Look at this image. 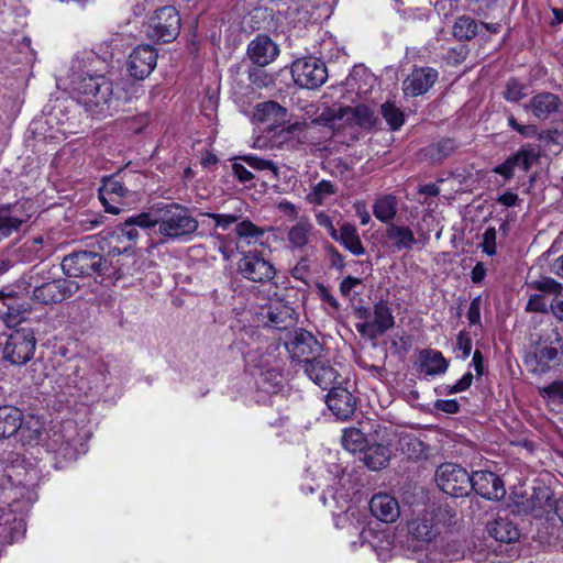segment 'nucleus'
I'll use <instances>...</instances> for the list:
<instances>
[{
  "mask_svg": "<svg viewBox=\"0 0 563 563\" xmlns=\"http://www.w3.org/2000/svg\"><path fill=\"white\" fill-rule=\"evenodd\" d=\"M490 537L500 543H514L519 540L520 532L517 525L509 518L498 517L487 526Z\"/></svg>",
  "mask_w": 563,
  "mask_h": 563,
  "instance_id": "obj_32",
  "label": "nucleus"
},
{
  "mask_svg": "<svg viewBox=\"0 0 563 563\" xmlns=\"http://www.w3.org/2000/svg\"><path fill=\"white\" fill-rule=\"evenodd\" d=\"M157 64V52L148 45L136 46L128 58V71L131 77L143 80L148 77Z\"/></svg>",
  "mask_w": 563,
  "mask_h": 563,
  "instance_id": "obj_18",
  "label": "nucleus"
},
{
  "mask_svg": "<svg viewBox=\"0 0 563 563\" xmlns=\"http://www.w3.org/2000/svg\"><path fill=\"white\" fill-rule=\"evenodd\" d=\"M456 349L462 352V358H467L472 351V340L468 333L461 331L456 339Z\"/></svg>",
  "mask_w": 563,
  "mask_h": 563,
  "instance_id": "obj_58",
  "label": "nucleus"
},
{
  "mask_svg": "<svg viewBox=\"0 0 563 563\" xmlns=\"http://www.w3.org/2000/svg\"><path fill=\"white\" fill-rule=\"evenodd\" d=\"M252 121L261 131L283 141L306 136L307 131L319 126L312 123L313 119L292 121L287 108L274 100L257 103L254 107Z\"/></svg>",
  "mask_w": 563,
  "mask_h": 563,
  "instance_id": "obj_2",
  "label": "nucleus"
},
{
  "mask_svg": "<svg viewBox=\"0 0 563 563\" xmlns=\"http://www.w3.org/2000/svg\"><path fill=\"white\" fill-rule=\"evenodd\" d=\"M43 242H44V240L42 236H36V238L32 239L31 241H27L24 244V249L26 251H29L30 253H32V256H31L32 258L41 260L49 253V251L45 252V253H41Z\"/></svg>",
  "mask_w": 563,
  "mask_h": 563,
  "instance_id": "obj_57",
  "label": "nucleus"
},
{
  "mask_svg": "<svg viewBox=\"0 0 563 563\" xmlns=\"http://www.w3.org/2000/svg\"><path fill=\"white\" fill-rule=\"evenodd\" d=\"M36 340L31 329H18L11 332L4 343L3 356L12 364L27 363L34 355Z\"/></svg>",
  "mask_w": 563,
  "mask_h": 563,
  "instance_id": "obj_12",
  "label": "nucleus"
},
{
  "mask_svg": "<svg viewBox=\"0 0 563 563\" xmlns=\"http://www.w3.org/2000/svg\"><path fill=\"white\" fill-rule=\"evenodd\" d=\"M372 515L383 522H395L400 516L398 500L386 493L375 494L369 501Z\"/></svg>",
  "mask_w": 563,
  "mask_h": 563,
  "instance_id": "obj_25",
  "label": "nucleus"
},
{
  "mask_svg": "<svg viewBox=\"0 0 563 563\" xmlns=\"http://www.w3.org/2000/svg\"><path fill=\"white\" fill-rule=\"evenodd\" d=\"M314 235V227L311 220L303 216L300 217L295 224L287 231V242L292 250H303L312 241Z\"/></svg>",
  "mask_w": 563,
  "mask_h": 563,
  "instance_id": "obj_28",
  "label": "nucleus"
},
{
  "mask_svg": "<svg viewBox=\"0 0 563 563\" xmlns=\"http://www.w3.org/2000/svg\"><path fill=\"white\" fill-rule=\"evenodd\" d=\"M18 287L26 292L30 288H33V299L40 303L49 305L62 302L71 297L78 291L79 284L66 278L46 282L38 273L31 272L19 279Z\"/></svg>",
  "mask_w": 563,
  "mask_h": 563,
  "instance_id": "obj_4",
  "label": "nucleus"
},
{
  "mask_svg": "<svg viewBox=\"0 0 563 563\" xmlns=\"http://www.w3.org/2000/svg\"><path fill=\"white\" fill-rule=\"evenodd\" d=\"M247 56L253 64L264 67L279 55L278 45L265 34H258L247 45Z\"/></svg>",
  "mask_w": 563,
  "mask_h": 563,
  "instance_id": "obj_22",
  "label": "nucleus"
},
{
  "mask_svg": "<svg viewBox=\"0 0 563 563\" xmlns=\"http://www.w3.org/2000/svg\"><path fill=\"white\" fill-rule=\"evenodd\" d=\"M239 273L254 283H267L274 279L276 269L269 260L256 251L243 254L238 263Z\"/></svg>",
  "mask_w": 563,
  "mask_h": 563,
  "instance_id": "obj_15",
  "label": "nucleus"
},
{
  "mask_svg": "<svg viewBox=\"0 0 563 563\" xmlns=\"http://www.w3.org/2000/svg\"><path fill=\"white\" fill-rule=\"evenodd\" d=\"M496 233L494 229H488L484 233L483 251L488 255L496 253L495 245Z\"/></svg>",
  "mask_w": 563,
  "mask_h": 563,
  "instance_id": "obj_63",
  "label": "nucleus"
},
{
  "mask_svg": "<svg viewBox=\"0 0 563 563\" xmlns=\"http://www.w3.org/2000/svg\"><path fill=\"white\" fill-rule=\"evenodd\" d=\"M526 310L532 312L547 313L550 311V301L547 299L544 295H531L527 302Z\"/></svg>",
  "mask_w": 563,
  "mask_h": 563,
  "instance_id": "obj_52",
  "label": "nucleus"
},
{
  "mask_svg": "<svg viewBox=\"0 0 563 563\" xmlns=\"http://www.w3.org/2000/svg\"><path fill=\"white\" fill-rule=\"evenodd\" d=\"M318 225L329 231L332 239H338V231L334 228L332 218L324 211H317L314 213Z\"/></svg>",
  "mask_w": 563,
  "mask_h": 563,
  "instance_id": "obj_55",
  "label": "nucleus"
},
{
  "mask_svg": "<svg viewBox=\"0 0 563 563\" xmlns=\"http://www.w3.org/2000/svg\"><path fill=\"white\" fill-rule=\"evenodd\" d=\"M291 75L299 87L314 89L325 82L328 78V69L321 59L316 57H306L294 62L291 66Z\"/></svg>",
  "mask_w": 563,
  "mask_h": 563,
  "instance_id": "obj_13",
  "label": "nucleus"
},
{
  "mask_svg": "<svg viewBox=\"0 0 563 563\" xmlns=\"http://www.w3.org/2000/svg\"><path fill=\"white\" fill-rule=\"evenodd\" d=\"M530 287L539 291L553 295L550 301V311L563 322V286L551 277H542L530 283Z\"/></svg>",
  "mask_w": 563,
  "mask_h": 563,
  "instance_id": "obj_27",
  "label": "nucleus"
},
{
  "mask_svg": "<svg viewBox=\"0 0 563 563\" xmlns=\"http://www.w3.org/2000/svg\"><path fill=\"white\" fill-rule=\"evenodd\" d=\"M180 26L178 11L176 8L167 5L157 9L150 19L147 34L155 41L169 43L178 36Z\"/></svg>",
  "mask_w": 563,
  "mask_h": 563,
  "instance_id": "obj_10",
  "label": "nucleus"
},
{
  "mask_svg": "<svg viewBox=\"0 0 563 563\" xmlns=\"http://www.w3.org/2000/svg\"><path fill=\"white\" fill-rule=\"evenodd\" d=\"M563 353V339L555 327L543 331L534 350L527 354L525 363L534 375H543L559 364Z\"/></svg>",
  "mask_w": 563,
  "mask_h": 563,
  "instance_id": "obj_5",
  "label": "nucleus"
},
{
  "mask_svg": "<svg viewBox=\"0 0 563 563\" xmlns=\"http://www.w3.org/2000/svg\"><path fill=\"white\" fill-rule=\"evenodd\" d=\"M22 416V411L16 407H0V439L10 438L18 432Z\"/></svg>",
  "mask_w": 563,
  "mask_h": 563,
  "instance_id": "obj_34",
  "label": "nucleus"
},
{
  "mask_svg": "<svg viewBox=\"0 0 563 563\" xmlns=\"http://www.w3.org/2000/svg\"><path fill=\"white\" fill-rule=\"evenodd\" d=\"M472 489L489 500L501 499L506 494L503 481L489 471H476L471 475Z\"/></svg>",
  "mask_w": 563,
  "mask_h": 563,
  "instance_id": "obj_21",
  "label": "nucleus"
},
{
  "mask_svg": "<svg viewBox=\"0 0 563 563\" xmlns=\"http://www.w3.org/2000/svg\"><path fill=\"white\" fill-rule=\"evenodd\" d=\"M386 236L397 251L411 250L417 243L413 231L410 228L394 223L387 225Z\"/></svg>",
  "mask_w": 563,
  "mask_h": 563,
  "instance_id": "obj_35",
  "label": "nucleus"
},
{
  "mask_svg": "<svg viewBox=\"0 0 563 563\" xmlns=\"http://www.w3.org/2000/svg\"><path fill=\"white\" fill-rule=\"evenodd\" d=\"M233 175L239 179L240 183H249L254 178V175L241 163L232 164Z\"/></svg>",
  "mask_w": 563,
  "mask_h": 563,
  "instance_id": "obj_62",
  "label": "nucleus"
},
{
  "mask_svg": "<svg viewBox=\"0 0 563 563\" xmlns=\"http://www.w3.org/2000/svg\"><path fill=\"white\" fill-rule=\"evenodd\" d=\"M438 487L452 497H464L471 492V475L454 463L441 464L435 471Z\"/></svg>",
  "mask_w": 563,
  "mask_h": 563,
  "instance_id": "obj_9",
  "label": "nucleus"
},
{
  "mask_svg": "<svg viewBox=\"0 0 563 563\" xmlns=\"http://www.w3.org/2000/svg\"><path fill=\"white\" fill-rule=\"evenodd\" d=\"M242 159L254 169L269 170L275 177L277 176V167L272 161L263 159L253 155L244 156Z\"/></svg>",
  "mask_w": 563,
  "mask_h": 563,
  "instance_id": "obj_51",
  "label": "nucleus"
},
{
  "mask_svg": "<svg viewBox=\"0 0 563 563\" xmlns=\"http://www.w3.org/2000/svg\"><path fill=\"white\" fill-rule=\"evenodd\" d=\"M102 380L103 375L101 372L90 366L87 362H82L81 364L69 365L64 377L58 380V386L69 395H74L75 391L86 395L98 387Z\"/></svg>",
  "mask_w": 563,
  "mask_h": 563,
  "instance_id": "obj_8",
  "label": "nucleus"
},
{
  "mask_svg": "<svg viewBox=\"0 0 563 563\" xmlns=\"http://www.w3.org/2000/svg\"><path fill=\"white\" fill-rule=\"evenodd\" d=\"M356 216L360 218L362 225H367L371 222V214L367 211L366 203L362 200L355 201L353 205Z\"/></svg>",
  "mask_w": 563,
  "mask_h": 563,
  "instance_id": "obj_64",
  "label": "nucleus"
},
{
  "mask_svg": "<svg viewBox=\"0 0 563 563\" xmlns=\"http://www.w3.org/2000/svg\"><path fill=\"white\" fill-rule=\"evenodd\" d=\"M538 158L539 154L534 148L522 150L510 156L503 164L496 166L494 172L501 175L505 179H510L514 176L516 168L527 172L538 161Z\"/></svg>",
  "mask_w": 563,
  "mask_h": 563,
  "instance_id": "obj_26",
  "label": "nucleus"
},
{
  "mask_svg": "<svg viewBox=\"0 0 563 563\" xmlns=\"http://www.w3.org/2000/svg\"><path fill=\"white\" fill-rule=\"evenodd\" d=\"M453 151L451 143H429L420 154L431 163H440Z\"/></svg>",
  "mask_w": 563,
  "mask_h": 563,
  "instance_id": "obj_46",
  "label": "nucleus"
},
{
  "mask_svg": "<svg viewBox=\"0 0 563 563\" xmlns=\"http://www.w3.org/2000/svg\"><path fill=\"white\" fill-rule=\"evenodd\" d=\"M336 192V187L330 180L322 179L307 195V201L312 205L322 206L327 199Z\"/></svg>",
  "mask_w": 563,
  "mask_h": 563,
  "instance_id": "obj_44",
  "label": "nucleus"
},
{
  "mask_svg": "<svg viewBox=\"0 0 563 563\" xmlns=\"http://www.w3.org/2000/svg\"><path fill=\"white\" fill-rule=\"evenodd\" d=\"M478 33V25L476 21L467 15H462L456 19L453 25V35L460 41H470Z\"/></svg>",
  "mask_w": 563,
  "mask_h": 563,
  "instance_id": "obj_39",
  "label": "nucleus"
},
{
  "mask_svg": "<svg viewBox=\"0 0 563 563\" xmlns=\"http://www.w3.org/2000/svg\"><path fill=\"white\" fill-rule=\"evenodd\" d=\"M336 121H345L349 124L358 125L362 129L372 130L376 126L378 118L375 112L365 104L356 107H339L328 109L313 119L312 123L333 128Z\"/></svg>",
  "mask_w": 563,
  "mask_h": 563,
  "instance_id": "obj_6",
  "label": "nucleus"
},
{
  "mask_svg": "<svg viewBox=\"0 0 563 563\" xmlns=\"http://www.w3.org/2000/svg\"><path fill=\"white\" fill-rule=\"evenodd\" d=\"M481 308H482V298L475 297L468 307L467 310V320L470 324L476 325L481 324Z\"/></svg>",
  "mask_w": 563,
  "mask_h": 563,
  "instance_id": "obj_56",
  "label": "nucleus"
},
{
  "mask_svg": "<svg viewBox=\"0 0 563 563\" xmlns=\"http://www.w3.org/2000/svg\"><path fill=\"white\" fill-rule=\"evenodd\" d=\"M439 73L432 67H415L402 82L405 96L418 97L427 93L438 80Z\"/></svg>",
  "mask_w": 563,
  "mask_h": 563,
  "instance_id": "obj_20",
  "label": "nucleus"
},
{
  "mask_svg": "<svg viewBox=\"0 0 563 563\" xmlns=\"http://www.w3.org/2000/svg\"><path fill=\"white\" fill-rule=\"evenodd\" d=\"M23 221L19 218L10 216V208H0V233L3 236H9L13 232L18 231L22 225Z\"/></svg>",
  "mask_w": 563,
  "mask_h": 563,
  "instance_id": "obj_49",
  "label": "nucleus"
},
{
  "mask_svg": "<svg viewBox=\"0 0 563 563\" xmlns=\"http://www.w3.org/2000/svg\"><path fill=\"white\" fill-rule=\"evenodd\" d=\"M553 493L550 487H534L526 498L516 501L518 512L531 515L536 518L548 517L553 511Z\"/></svg>",
  "mask_w": 563,
  "mask_h": 563,
  "instance_id": "obj_17",
  "label": "nucleus"
},
{
  "mask_svg": "<svg viewBox=\"0 0 563 563\" xmlns=\"http://www.w3.org/2000/svg\"><path fill=\"white\" fill-rule=\"evenodd\" d=\"M250 81L257 88H266L274 84V78L262 69H252L249 73Z\"/></svg>",
  "mask_w": 563,
  "mask_h": 563,
  "instance_id": "obj_53",
  "label": "nucleus"
},
{
  "mask_svg": "<svg viewBox=\"0 0 563 563\" xmlns=\"http://www.w3.org/2000/svg\"><path fill=\"white\" fill-rule=\"evenodd\" d=\"M380 114L393 131L399 130L405 123V113L390 101H386L380 106Z\"/></svg>",
  "mask_w": 563,
  "mask_h": 563,
  "instance_id": "obj_43",
  "label": "nucleus"
},
{
  "mask_svg": "<svg viewBox=\"0 0 563 563\" xmlns=\"http://www.w3.org/2000/svg\"><path fill=\"white\" fill-rule=\"evenodd\" d=\"M504 98L510 102H518L528 96L527 87L516 78H510L506 82L505 90L503 92Z\"/></svg>",
  "mask_w": 563,
  "mask_h": 563,
  "instance_id": "obj_50",
  "label": "nucleus"
},
{
  "mask_svg": "<svg viewBox=\"0 0 563 563\" xmlns=\"http://www.w3.org/2000/svg\"><path fill=\"white\" fill-rule=\"evenodd\" d=\"M139 220L143 225H158L159 234L166 240H180L196 232L199 225L188 209L178 203H167L142 212Z\"/></svg>",
  "mask_w": 563,
  "mask_h": 563,
  "instance_id": "obj_3",
  "label": "nucleus"
},
{
  "mask_svg": "<svg viewBox=\"0 0 563 563\" xmlns=\"http://www.w3.org/2000/svg\"><path fill=\"white\" fill-rule=\"evenodd\" d=\"M303 369L306 375L322 389L333 387V384L339 377L338 371L330 365L329 361L320 356L311 362H307V364L303 365Z\"/></svg>",
  "mask_w": 563,
  "mask_h": 563,
  "instance_id": "obj_23",
  "label": "nucleus"
},
{
  "mask_svg": "<svg viewBox=\"0 0 563 563\" xmlns=\"http://www.w3.org/2000/svg\"><path fill=\"white\" fill-rule=\"evenodd\" d=\"M335 240L341 242V244L355 256H361L365 253L358 232L355 225L351 223L342 224L338 232V239Z\"/></svg>",
  "mask_w": 563,
  "mask_h": 563,
  "instance_id": "obj_37",
  "label": "nucleus"
},
{
  "mask_svg": "<svg viewBox=\"0 0 563 563\" xmlns=\"http://www.w3.org/2000/svg\"><path fill=\"white\" fill-rule=\"evenodd\" d=\"M19 439L24 446H35L42 444L44 434V422L35 416H29L21 419V427L18 432Z\"/></svg>",
  "mask_w": 563,
  "mask_h": 563,
  "instance_id": "obj_31",
  "label": "nucleus"
},
{
  "mask_svg": "<svg viewBox=\"0 0 563 563\" xmlns=\"http://www.w3.org/2000/svg\"><path fill=\"white\" fill-rule=\"evenodd\" d=\"M75 428L71 423L54 426L45 432L42 445L48 452L55 453L62 459L75 460L78 455L76 442L73 439Z\"/></svg>",
  "mask_w": 563,
  "mask_h": 563,
  "instance_id": "obj_14",
  "label": "nucleus"
},
{
  "mask_svg": "<svg viewBox=\"0 0 563 563\" xmlns=\"http://www.w3.org/2000/svg\"><path fill=\"white\" fill-rule=\"evenodd\" d=\"M395 318L389 306L385 301L376 302L368 320L356 323V330L371 340H376L394 328Z\"/></svg>",
  "mask_w": 563,
  "mask_h": 563,
  "instance_id": "obj_16",
  "label": "nucleus"
},
{
  "mask_svg": "<svg viewBox=\"0 0 563 563\" xmlns=\"http://www.w3.org/2000/svg\"><path fill=\"white\" fill-rule=\"evenodd\" d=\"M317 295L322 302L327 303L333 311H338L340 309V303L331 294L330 289L323 284L317 285Z\"/></svg>",
  "mask_w": 563,
  "mask_h": 563,
  "instance_id": "obj_54",
  "label": "nucleus"
},
{
  "mask_svg": "<svg viewBox=\"0 0 563 563\" xmlns=\"http://www.w3.org/2000/svg\"><path fill=\"white\" fill-rule=\"evenodd\" d=\"M421 369L427 375L443 374L448 369V362L441 352L426 350L422 353Z\"/></svg>",
  "mask_w": 563,
  "mask_h": 563,
  "instance_id": "obj_38",
  "label": "nucleus"
},
{
  "mask_svg": "<svg viewBox=\"0 0 563 563\" xmlns=\"http://www.w3.org/2000/svg\"><path fill=\"white\" fill-rule=\"evenodd\" d=\"M539 394L549 405H563V379L539 387Z\"/></svg>",
  "mask_w": 563,
  "mask_h": 563,
  "instance_id": "obj_47",
  "label": "nucleus"
},
{
  "mask_svg": "<svg viewBox=\"0 0 563 563\" xmlns=\"http://www.w3.org/2000/svg\"><path fill=\"white\" fill-rule=\"evenodd\" d=\"M398 212V199L393 194L377 197L373 203L374 217L387 225L391 224Z\"/></svg>",
  "mask_w": 563,
  "mask_h": 563,
  "instance_id": "obj_33",
  "label": "nucleus"
},
{
  "mask_svg": "<svg viewBox=\"0 0 563 563\" xmlns=\"http://www.w3.org/2000/svg\"><path fill=\"white\" fill-rule=\"evenodd\" d=\"M508 122L509 125L514 130L518 131L522 137H533L537 134V128L533 124H519L512 115L509 117Z\"/></svg>",
  "mask_w": 563,
  "mask_h": 563,
  "instance_id": "obj_59",
  "label": "nucleus"
},
{
  "mask_svg": "<svg viewBox=\"0 0 563 563\" xmlns=\"http://www.w3.org/2000/svg\"><path fill=\"white\" fill-rule=\"evenodd\" d=\"M207 216L213 219L216 225L223 230H227L231 224L238 221V217L233 214L207 213Z\"/></svg>",
  "mask_w": 563,
  "mask_h": 563,
  "instance_id": "obj_61",
  "label": "nucleus"
},
{
  "mask_svg": "<svg viewBox=\"0 0 563 563\" xmlns=\"http://www.w3.org/2000/svg\"><path fill=\"white\" fill-rule=\"evenodd\" d=\"M437 515L424 512L408 523L409 533L417 540L430 542L439 533Z\"/></svg>",
  "mask_w": 563,
  "mask_h": 563,
  "instance_id": "obj_29",
  "label": "nucleus"
},
{
  "mask_svg": "<svg viewBox=\"0 0 563 563\" xmlns=\"http://www.w3.org/2000/svg\"><path fill=\"white\" fill-rule=\"evenodd\" d=\"M327 405L333 415L341 420H345L354 413L356 400L346 388L331 387L327 395Z\"/></svg>",
  "mask_w": 563,
  "mask_h": 563,
  "instance_id": "obj_24",
  "label": "nucleus"
},
{
  "mask_svg": "<svg viewBox=\"0 0 563 563\" xmlns=\"http://www.w3.org/2000/svg\"><path fill=\"white\" fill-rule=\"evenodd\" d=\"M286 349L292 360L307 364L320 356L321 345L308 331H296L292 339L286 343Z\"/></svg>",
  "mask_w": 563,
  "mask_h": 563,
  "instance_id": "obj_19",
  "label": "nucleus"
},
{
  "mask_svg": "<svg viewBox=\"0 0 563 563\" xmlns=\"http://www.w3.org/2000/svg\"><path fill=\"white\" fill-rule=\"evenodd\" d=\"M235 233L247 244L257 243L265 234V229L255 225L250 220H243L235 225Z\"/></svg>",
  "mask_w": 563,
  "mask_h": 563,
  "instance_id": "obj_45",
  "label": "nucleus"
},
{
  "mask_svg": "<svg viewBox=\"0 0 563 563\" xmlns=\"http://www.w3.org/2000/svg\"><path fill=\"white\" fill-rule=\"evenodd\" d=\"M363 461L372 471H378L387 466L390 459V450L384 444H372L365 448Z\"/></svg>",
  "mask_w": 563,
  "mask_h": 563,
  "instance_id": "obj_36",
  "label": "nucleus"
},
{
  "mask_svg": "<svg viewBox=\"0 0 563 563\" xmlns=\"http://www.w3.org/2000/svg\"><path fill=\"white\" fill-rule=\"evenodd\" d=\"M49 124V120L45 118H40L33 120L30 124L29 131L32 134V139L34 141H55L59 139V135L54 133H47V126Z\"/></svg>",
  "mask_w": 563,
  "mask_h": 563,
  "instance_id": "obj_48",
  "label": "nucleus"
},
{
  "mask_svg": "<svg viewBox=\"0 0 563 563\" xmlns=\"http://www.w3.org/2000/svg\"><path fill=\"white\" fill-rule=\"evenodd\" d=\"M74 90L77 102L98 117L113 115L126 100L125 92L103 75L80 78Z\"/></svg>",
  "mask_w": 563,
  "mask_h": 563,
  "instance_id": "obj_1",
  "label": "nucleus"
},
{
  "mask_svg": "<svg viewBox=\"0 0 563 563\" xmlns=\"http://www.w3.org/2000/svg\"><path fill=\"white\" fill-rule=\"evenodd\" d=\"M295 309L289 302L274 294L268 303L254 310L253 321L258 327L283 330L295 324Z\"/></svg>",
  "mask_w": 563,
  "mask_h": 563,
  "instance_id": "obj_7",
  "label": "nucleus"
},
{
  "mask_svg": "<svg viewBox=\"0 0 563 563\" xmlns=\"http://www.w3.org/2000/svg\"><path fill=\"white\" fill-rule=\"evenodd\" d=\"M106 261L96 252L80 251L66 255L62 261V269L68 277H90L101 274Z\"/></svg>",
  "mask_w": 563,
  "mask_h": 563,
  "instance_id": "obj_11",
  "label": "nucleus"
},
{
  "mask_svg": "<svg viewBox=\"0 0 563 563\" xmlns=\"http://www.w3.org/2000/svg\"><path fill=\"white\" fill-rule=\"evenodd\" d=\"M434 408L445 413H457L460 411V405L455 399H439L434 404Z\"/></svg>",
  "mask_w": 563,
  "mask_h": 563,
  "instance_id": "obj_60",
  "label": "nucleus"
},
{
  "mask_svg": "<svg viewBox=\"0 0 563 563\" xmlns=\"http://www.w3.org/2000/svg\"><path fill=\"white\" fill-rule=\"evenodd\" d=\"M341 442L343 448L351 453L363 452L366 448V438L356 428L344 430Z\"/></svg>",
  "mask_w": 563,
  "mask_h": 563,
  "instance_id": "obj_42",
  "label": "nucleus"
},
{
  "mask_svg": "<svg viewBox=\"0 0 563 563\" xmlns=\"http://www.w3.org/2000/svg\"><path fill=\"white\" fill-rule=\"evenodd\" d=\"M128 188L124 186V184L120 180L119 174H114L111 176L103 177L102 179V187L99 190V197H118V198H124L128 195Z\"/></svg>",
  "mask_w": 563,
  "mask_h": 563,
  "instance_id": "obj_41",
  "label": "nucleus"
},
{
  "mask_svg": "<svg viewBox=\"0 0 563 563\" xmlns=\"http://www.w3.org/2000/svg\"><path fill=\"white\" fill-rule=\"evenodd\" d=\"M561 106L562 101L558 95L540 92L530 99L526 108H528L536 118L545 120L551 114L558 112Z\"/></svg>",
  "mask_w": 563,
  "mask_h": 563,
  "instance_id": "obj_30",
  "label": "nucleus"
},
{
  "mask_svg": "<svg viewBox=\"0 0 563 563\" xmlns=\"http://www.w3.org/2000/svg\"><path fill=\"white\" fill-rule=\"evenodd\" d=\"M139 218H141V213L134 217H130L125 222L111 235L112 243L114 240L120 241L122 238L128 239L129 241H135L139 238V231L136 227L147 229L152 228V225H143L140 223Z\"/></svg>",
  "mask_w": 563,
  "mask_h": 563,
  "instance_id": "obj_40",
  "label": "nucleus"
}]
</instances>
